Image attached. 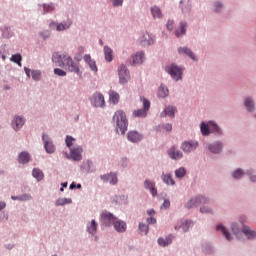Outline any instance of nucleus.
I'll return each mask as SVG.
<instances>
[{"label":"nucleus","instance_id":"1","mask_svg":"<svg viewBox=\"0 0 256 256\" xmlns=\"http://www.w3.org/2000/svg\"><path fill=\"white\" fill-rule=\"evenodd\" d=\"M53 63H57L59 67H67L71 73H79V65H77L71 56L56 52L52 56Z\"/></svg>","mask_w":256,"mask_h":256},{"label":"nucleus","instance_id":"2","mask_svg":"<svg viewBox=\"0 0 256 256\" xmlns=\"http://www.w3.org/2000/svg\"><path fill=\"white\" fill-rule=\"evenodd\" d=\"M113 121L117 125V133H120L121 135H125V132L127 131V115L123 110H117L114 113Z\"/></svg>","mask_w":256,"mask_h":256},{"label":"nucleus","instance_id":"3","mask_svg":"<svg viewBox=\"0 0 256 256\" xmlns=\"http://www.w3.org/2000/svg\"><path fill=\"white\" fill-rule=\"evenodd\" d=\"M141 101L143 103V108L134 110L132 113L133 117H147V111H149L151 107V102H149L147 98H141Z\"/></svg>","mask_w":256,"mask_h":256},{"label":"nucleus","instance_id":"4","mask_svg":"<svg viewBox=\"0 0 256 256\" xmlns=\"http://www.w3.org/2000/svg\"><path fill=\"white\" fill-rule=\"evenodd\" d=\"M118 75H119V83L121 85H125V83H129V79H131V75H129V70L126 65H120L118 67Z\"/></svg>","mask_w":256,"mask_h":256},{"label":"nucleus","instance_id":"5","mask_svg":"<svg viewBox=\"0 0 256 256\" xmlns=\"http://www.w3.org/2000/svg\"><path fill=\"white\" fill-rule=\"evenodd\" d=\"M208 201L209 200L205 196L199 195L188 201L185 207L186 209H192V207H198V205H205V203H208Z\"/></svg>","mask_w":256,"mask_h":256},{"label":"nucleus","instance_id":"6","mask_svg":"<svg viewBox=\"0 0 256 256\" xmlns=\"http://www.w3.org/2000/svg\"><path fill=\"white\" fill-rule=\"evenodd\" d=\"M166 71L167 73H169V75H171L174 81H179V79H181V76L183 75V70L175 64H172L169 67H166Z\"/></svg>","mask_w":256,"mask_h":256},{"label":"nucleus","instance_id":"7","mask_svg":"<svg viewBox=\"0 0 256 256\" xmlns=\"http://www.w3.org/2000/svg\"><path fill=\"white\" fill-rule=\"evenodd\" d=\"M90 102L94 107H105V96L99 92H96L91 97Z\"/></svg>","mask_w":256,"mask_h":256},{"label":"nucleus","instance_id":"8","mask_svg":"<svg viewBox=\"0 0 256 256\" xmlns=\"http://www.w3.org/2000/svg\"><path fill=\"white\" fill-rule=\"evenodd\" d=\"M115 221H117V217H115L110 212L104 211L101 214V222L103 225L109 226L111 223L113 224Z\"/></svg>","mask_w":256,"mask_h":256},{"label":"nucleus","instance_id":"9","mask_svg":"<svg viewBox=\"0 0 256 256\" xmlns=\"http://www.w3.org/2000/svg\"><path fill=\"white\" fill-rule=\"evenodd\" d=\"M42 141H44L46 153H55V145H53V142L49 140V136L47 134L42 135Z\"/></svg>","mask_w":256,"mask_h":256},{"label":"nucleus","instance_id":"10","mask_svg":"<svg viewBox=\"0 0 256 256\" xmlns=\"http://www.w3.org/2000/svg\"><path fill=\"white\" fill-rule=\"evenodd\" d=\"M198 146H199V143L188 141V142H184L181 145V149L182 151H184V153H191V151H195V149H197Z\"/></svg>","mask_w":256,"mask_h":256},{"label":"nucleus","instance_id":"11","mask_svg":"<svg viewBox=\"0 0 256 256\" xmlns=\"http://www.w3.org/2000/svg\"><path fill=\"white\" fill-rule=\"evenodd\" d=\"M71 25H73V22H71V20L59 24L55 22L50 23L51 29H53V27H56V31H67V29H69Z\"/></svg>","mask_w":256,"mask_h":256},{"label":"nucleus","instance_id":"12","mask_svg":"<svg viewBox=\"0 0 256 256\" xmlns=\"http://www.w3.org/2000/svg\"><path fill=\"white\" fill-rule=\"evenodd\" d=\"M81 153H83V148L81 147L70 149V157L71 159H73V161H81L82 159Z\"/></svg>","mask_w":256,"mask_h":256},{"label":"nucleus","instance_id":"13","mask_svg":"<svg viewBox=\"0 0 256 256\" xmlns=\"http://www.w3.org/2000/svg\"><path fill=\"white\" fill-rule=\"evenodd\" d=\"M168 155L170 157V159H174L175 161L179 160V159H183V152L177 150L175 148V146H172L169 150H168Z\"/></svg>","mask_w":256,"mask_h":256},{"label":"nucleus","instance_id":"14","mask_svg":"<svg viewBox=\"0 0 256 256\" xmlns=\"http://www.w3.org/2000/svg\"><path fill=\"white\" fill-rule=\"evenodd\" d=\"M128 141H131V143H139L141 139H143V135H141L137 131H130L127 134Z\"/></svg>","mask_w":256,"mask_h":256},{"label":"nucleus","instance_id":"15","mask_svg":"<svg viewBox=\"0 0 256 256\" xmlns=\"http://www.w3.org/2000/svg\"><path fill=\"white\" fill-rule=\"evenodd\" d=\"M24 71L27 75V77H31L34 81H40L41 79V72L39 70H30L29 68L25 67Z\"/></svg>","mask_w":256,"mask_h":256},{"label":"nucleus","instance_id":"16","mask_svg":"<svg viewBox=\"0 0 256 256\" xmlns=\"http://www.w3.org/2000/svg\"><path fill=\"white\" fill-rule=\"evenodd\" d=\"M114 228L118 233H125L127 231V224L121 220H114Z\"/></svg>","mask_w":256,"mask_h":256},{"label":"nucleus","instance_id":"17","mask_svg":"<svg viewBox=\"0 0 256 256\" xmlns=\"http://www.w3.org/2000/svg\"><path fill=\"white\" fill-rule=\"evenodd\" d=\"M145 61V54L143 52H137L132 56L133 65H141Z\"/></svg>","mask_w":256,"mask_h":256},{"label":"nucleus","instance_id":"18","mask_svg":"<svg viewBox=\"0 0 256 256\" xmlns=\"http://www.w3.org/2000/svg\"><path fill=\"white\" fill-rule=\"evenodd\" d=\"M144 187H145V189L150 190V193H151V195H153V197H155V195H157V188H155V182H153L151 180H145Z\"/></svg>","mask_w":256,"mask_h":256},{"label":"nucleus","instance_id":"19","mask_svg":"<svg viewBox=\"0 0 256 256\" xmlns=\"http://www.w3.org/2000/svg\"><path fill=\"white\" fill-rule=\"evenodd\" d=\"M208 149L211 153H221L223 151V144L221 142H216L208 145Z\"/></svg>","mask_w":256,"mask_h":256},{"label":"nucleus","instance_id":"20","mask_svg":"<svg viewBox=\"0 0 256 256\" xmlns=\"http://www.w3.org/2000/svg\"><path fill=\"white\" fill-rule=\"evenodd\" d=\"M84 61L85 63H87V65H89L91 71H94L95 73H97V64L95 63V60L91 59V55L89 54L84 55Z\"/></svg>","mask_w":256,"mask_h":256},{"label":"nucleus","instance_id":"21","mask_svg":"<svg viewBox=\"0 0 256 256\" xmlns=\"http://www.w3.org/2000/svg\"><path fill=\"white\" fill-rule=\"evenodd\" d=\"M178 53L180 55H188V57H190V59H192V61H197V58L195 57V54H193V51H191V49L187 48V47H183V48H178Z\"/></svg>","mask_w":256,"mask_h":256},{"label":"nucleus","instance_id":"22","mask_svg":"<svg viewBox=\"0 0 256 256\" xmlns=\"http://www.w3.org/2000/svg\"><path fill=\"white\" fill-rule=\"evenodd\" d=\"M190 227H193V222L186 220L184 223H182V225L175 226V230L179 231V229H182L183 233H187V231H189Z\"/></svg>","mask_w":256,"mask_h":256},{"label":"nucleus","instance_id":"23","mask_svg":"<svg viewBox=\"0 0 256 256\" xmlns=\"http://www.w3.org/2000/svg\"><path fill=\"white\" fill-rule=\"evenodd\" d=\"M242 232L247 237V239H255V237H256V232L254 230L250 229L248 226H244L242 228Z\"/></svg>","mask_w":256,"mask_h":256},{"label":"nucleus","instance_id":"24","mask_svg":"<svg viewBox=\"0 0 256 256\" xmlns=\"http://www.w3.org/2000/svg\"><path fill=\"white\" fill-rule=\"evenodd\" d=\"M119 93H117L115 90H110L109 91V101L113 103L114 105H117L119 103Z\"/></svg>","mask_w":256,"mask_h":256},{"label":"nucleus","instance_id":"25","mask_svg":"<svg viewBox=\"0 0 256 256\" xmlns=\"http://www.w3.org/2000/svg\"><path fill=\"white\" fill-rule=\"evenodd\" d=\"M19 163H22L25 165L26 163H29L31 161V156L27 152H22L18 156Z\"/></svg>","mask_w":256,"mask_h":256},{"label":"nucleus","instance_id":"26","mask_svg":"<svg viewBox=\"0 0 256 256\" xmlns=\"http://www.w3.org/2000/svg\"><path fill=\"white\" fill-rule=\"evenodd\" d=\"M25 124V119L21 117H16L12 122L13 128L17 131V129H21V126Z\"/></svg>","mask_w":256,"mask_h":256},{"label":"nucleus","instance_id":"27","mask_svg":"<svg viewBox=\"0 0 256 256\" xmlns=\"http://www.w3.org/2000/svg\"><path fill=\"white\" fill-rule=\"evenodd\" d=\"M104 54H105L106 61H108V63H111V61H113V50L108 46H105Z\"/></svg>","mask_w":256,"mask_h":256},{"label":"nucleus","instance_id":"28","mask_svg":"<svg viewBox=\"0 0 256 256\" xmlns=\"http://www.w3.org/2000/svg\"><path fill=\"white\" fill-rule=\"evenodd\" d=\"M187 29V23L181 22L179 29L175 31V35L177 37H181V35H185Z\"/></svg>","mask_w":256,"mask_h":256},{"label":"nucleus","instance_id":"29","mask_svg":"<svg viewBox=\"0 0 256 256\" xmlns=\"http://www.w3.org/2000/svg\"><path fill=\"white\" fill-rule=\"evenodd\" d=\"M173 241V236L170 235L169 237H167L166 239L160 238L158 239V244L161 247H167V245H171V242Z\"/></svg>","mask_w":256,"mask_h":256},{"label":"nucleus","instance_id":"30","mask_svg":"<svg viewBox=\"0 0 256 256\" xmlns=\"http://www.w3.org/2000/svg\"><path fill=\"white\" fill-rule=\"evenodd\" d=\"M87 231L88 233H90L91 235H95V233H97V222H95V220H92L88 226H87Z\"/></svg>","mask_w":256,"mask_h":256},{"label":"nucleus","instance_id":"31","mask_svg":"<svg viewBox=\"0 0 256 256\" xmlns=\"http://www.w3.org/2000/svg\"><path fill=\"white\" fill-rule=\"evenodd\" d=\"M244 105L247 111H254L255 109V102L251 98H246L244 101Z\"/></svg>","mask_w":256,"mask_h":256},{"label":"nucleus","instance_id":"32","mask_svg":"<svg viewBox=\"0 0 256 256\" xmlns=\"http://www.w3.org/2000/svg\"><path fill=\"white\" fill-rule=\"evenodd\" d=\"M217 231H221L223 233V235L225 236V238L227 239V241H231V234H229V230H227V228H225V226L223 225H218L216 227Z\"/></svg>","mask_w":256,"mask_h":256},{"label":"nucleus","instance_id":"33","mask_svg":"<svg viewBox=\"0 0 256 256\" xmlns=\"http://www.w3.org/2000/svg\"><path fill=\"white\" fill-rule=\"evenodd\" d=\"M151 13L154 19H161L163 17V14H161V9H159L157 6L151 8Z\"/></svg>","mask_w":256,"mask_h":256},{"label":"nucleus","instance_id":"34","mask_svg":"<svg viewBox=\"0 0 256 256\" xmlns=\"http://www.w3.org/2000/svg\"><path fill=\"white\" fill-rule=\"evenodd\" d=\"M32 175L34 177V179L38 180V181H43V171H41L40 169H37L35 168L33 171H32Z\"/></svg>","mask_w":256,"mask_h":256},{"label":"nucleus","instance_id":"35","mask_svg":"<svg viewBox=\"0 0 256 256\" xmlns=\"http://www.w3.org/2000/svg\"><path fill=\"white\" fill-rule=\"evenodd\" d=\"M185 175H187V170L183 167H180L175 171V177H177V179H183Z\"/></svg>","mask_w":256,"mask_h":256},{"label":"nucleus","instance_id":"36","mask_svg":"<svg viewBox=\"0 0 256 256\" xmlns=\"http://www.w3.org/2000/svg\"><path fill=\"white\" fill-rule=\"evenodd\" d=\"M200 129H201L202 135L204 136L210 135L211 133L209 125L205 124V122L201 123Z\"/></svg>","mask_w":256,"mask_h":256},{"label":"nucleus","instance_id":"37","mask_svg":"<svg viewBox=\"0 0 256 256\" xmlns=\"http://www.w3.org/2000/svg\"><path fill=\"white\" fill-rule=\"evenodd\" d=\"M163 181L166 185H175V180H173V175L171 174H165L163 176Z\"/></svg>","mask_w":256,"mask_h":256},{"label":"nucleus","instance_id":"38","mask_svg":"<svg viewBox=\"0 0 256 256\" xmlns=\"http://www.w3.org/2000/svg\"><path fill=\"white\" fill-rule=\"evenodd\" d=\"M10 61H12L13 63H16L17 65H19V67H21V61H22L21 54L12 55L10 58Z\"/></svg>","mask_w":256,"mask_h":256},{"label":"nucleus","instance_id":"39","mask_svg":"<svg viewBox=\"0 0 256 256\" xmlns=\"http://www.w3.org/2000/svg\"><path fill=\"white\" fill-rule=\"evenodd\" d=\"M169 95V90L165 86H160L158 96L162 99Z\"/></svg>","mask_w":256,"mask_h":256},{"label":"nucleus","instance_id":"40","mask_svg":"<svg viewBox=\"0 0 256 256\" xmlns=\"http://www.w3.org/2000/svg\"><path fill=\"white\" fill-rule=\"evenodd\" d=\"M175 111H177V108L173 106H168L165 110L164 113L165 115H168L169 117H174Z\"/></svg>","mask_w":256,"mask_h":256},{"label":"nucleus","instance_id":"41","mask_svg":"<svg viewBox=\"0 0 256 256\" xmlns=\"http://www.w3.org/2000/svg\"><path fill=\"white\" fill-rule=\"evenodd\" d=\"M180 5H181L182 12L189 13V11H191V4L189 2L185 3L181 1Z\"/></svg>","mask_w":256,"mask_h":256},{"label":"nucleus","instance_id":"42","mask_svg":"<svg viewBox=\"0 0 256 256\" xmlns=\"http://www.w3.org/2000/svg\"><path fill=\"white\" fill-rule=\"evenodd\" d=\"M139 231L140 233H144V235H147V233H149V226L147 224L140 223Z\"/></svg>","mask_w":256,"mask_h":256},{"label":"nucleus","instance_id":"43","mask_svg":"<svg viewBox=\"0 0 256 256\" xmlns=\"http://www.w3.org/2000/svg\"><path fill=\"white\" fill-rule=\"evenodd\" d=\"M53 9H55V7L52 4H44L43 5V14L45 15V13H51V11H53Z\"/></svg>","mask_w":256,"mask_h":256},{"label":"nucleus","instance_id":"44","mask_svg":"<svg viewBox=\"0 0 256 256\" xmlns=\"http://www.w3.org/2000/svg\"><path fill=\"white\" fill-rule=\"evenodd\" d=\"M243 175H245V172L243 171V169H237V170L233 173L234 179H241V177H243Z\"/></svg>","mask_w":256,"mask_h":256},{"label":"nucleus","instance_id":"45","mask_svg":"<svg viewBox=\"0 0 256 256\" xmlns=\"http://www.w3.org/2000/svg\"><path fill=\"white\" fill-rule=\"evenodd\" d=\"M69 203H71V199H67V198H61L56 201V205H58V206L59 205H67Z\"/></svg>","mask_w":256,"mask_h":256},{"label":"nucleus","instance_id":"46","mask_svg":"<svg viewBox=\"0 0 256 256\" xmlns=\"http://www.w3.org/2000/svg\"><path fill=\"white\" fill-rule=\"evenodd\" d=\"M54 74L57 75L58 77H65V75H67V72H65V70H62L60 68H55Z\"/></svg>","mask_w":256,"mask_h":256},{"label":"nucleus","instance_id":"47","mask_svg":"<svg viewBox=\"0 0 256 256\" xmlns=\"http://www.w3.org/2000/svg\"><path fill=\"white\" fill-rule=\"evenodd\" d=\"M65 143L67 147H72L73 143H75V138L71 136H66Z\"/></svg>","mask_w":256,"mask_h":256},{"label":"nucleus","instance_id":"48","mask_svg":"<svg viewBox=\"0 0 256 256\" xmlns=\"http://www.w3.org/2000/svg\"><path fill=\"white\" fill-rule=\"evenodd\" d=\"M210 129H212L214 133H221V129L219 128V126H217V124H215V122H210Z\"/></svg>","mask_w":256,"mask_h":256},{"label":"nucleus","instance_id":"49","mask_svg":"<svg viewBox=\"0 0 256 256\" xmlns=\"http://www.w3.org/2000/svg\"><path fill=\"white\" fill-rule=\"evenodd\" d=\"M117 182H118L117 174L111 173L110 185H117Z\"/></svg>","mask_w":256,"mask_h":256},{"label":"nucleus","instance_id":"50","mask_svg":"<svg viewBox=\"0 0 256 256\" xmlns=\"http://www.w3.org/2000/svg\"><path fill=\"white\" fill-rule=\"evenodd\" d=\"M231 229L234 235H239V233H241V230H239V226L237 224H232Z\"/></svg>","mask_w":256,"mask_h":256},{"label":"nucleus","instance_id":"51","mask_svg":"<svg viewBox=\"0 0 256 256\" xmlns=\"http://www.w3.org/2000/svg\"><path fill=\"white\" fill-rule=\"evenodd\" d=\"M100 179L102 181H109V183H111V173L110 174H104L100 176Z\"/></svg>","mask_w":256,"mask_h":256},{"label":"nucleus","instance_id":"52","mask_svg":"<svg viewBox=\"0 0 256 256\" xmlns=\"http://www.w3.org/2000/svg\"><path fill=\"white\" fill-rule=\"evenodd\" d=\"M174 26H175V22L173 20H169L166 24L168 31H173Z\"/></svg>","mask_w":256,"mask_h":256},{"label":"nucleus","instance_id":"53","mask_svg":"<svg viewBox=\"0 0 256 256\" xmlns=\"http://www.w3.org/2000/svg\"><path fill=\"white\" fill-rule=\"evenodd\" d=\"M169 207H171V202H169V200H164L161 209H169Z\"/></svg>","mask_w":256,"mask_h":256},{"label":"nucleus","instance_id":"54","mask_svg":"<svg viewBox=\"0 0 256 256\" xmlns=\"http://www.w3.org/2000/svg\"><path fill=\"white\" fill-rule=\"evenodd\" d=\"M31 199V195L23 194L20 196V201H29Z\"/></svg>","mask_w":256,"mask_h":256},{"label":"nucleus","instance_id":"55","mask_svg":"<svg viewBox=\"0 0 256 256\" xmlns=\"http://www.w3.org/2000/svg\"><path fill=\"white\" fill-rule=\"evenodd\" d=\"M112 3L114 5V7H119V6L123 5V0H112Z\"/></svg>","mask_w":256,"mask_h":256},{"label":"nucleus","instance_id":"56","mask_svg":"<svg viewBox=\"0 0 256 256\" xmlns=\"http://www.w3.org/2000/svg\"><path fill=\"white\" fill-rule=\"evenodd\" d=\"M200 212H201V213H213V211L211 210V208H207V207H202V208H200Z\"/></svg>","mask_w":256,"mask_h":256},{"label":"nucleus","instance_id":"57","mask_svg":"<svg viewBox=\"0 0 256 256\" xmlns=\"http://www.w3.org/2000/svg\"><path fill=\"white\" fill-rule=\"evenodd\" d=\"M147 223L148 225H155V223H157V219L150 217L147 219Z\"/></svg>","mask_w":256,"mask_h":256},{"label":"nucleus","instance_id":"58","mask_svg":"<svg viewBox=\"0 0 256 256\" xmlns=\"http://www.w3.org/2000/svg\"><path fill=\"white\" fill-rule=\"evenodd\" d=\"M44 39H47L49 37V35H51V33L49 31H44L41 32L40 34Z\"/></svg>","mask_w":256,"mask_h":256},{"label":"nucleus","instance_id":"59","mask_svg":"<svg viewBox=\"0 0 256 256\" xmlns=\"http://www.w3.org/2000/svg\"><path fill=\"white\" fill-rule=\"evenodd\" d=\"M215 7H216V13H219L220 9L223 7V4H221L220 2H217L215 4ZM220 8V9H219Z\"/></svg>","mask_w":256,"mask_h":256},{"label":"nucleus","instance_id":"60","mask_svg":"<svg viewBox=\"0 0 256 256\" xmlns=\"http://www.w3.org/2000/svg\"><path fill=\"white\" fill-rule=\"evenodd\" d=\"M78 53H79V55H83V54L85 53V48L82 47V46H80V47L78 48Z\"/></svg>","mask_w":256,"mask_h":256},{"label":"nucleus","instance_id":"61","mask_svg":"<svg viewBox=\"0 0 256 256\" xmlns=\"http://www.w3.org/2000/svg\"><path fill=\"white\" fill-rule=\"evenodd\" d=\"M165 129L166 131H171L173 129V126L171 124H166Z\"/></svg>","mask_w":256,"mask_h":256},{"label":"nucleus","instance_id":"62","mask_svg":"<svg viewBox=\"0 0 256 256\" xmlns=\"http://www.w3.org/2000/svg\"><path fill=\"white\" fill-rule=\"evenodd\" d=\"M5 207H7V204H5V202H0V211H3Z\"/></svg>","mask_w":256,"mask_h":256},{"label":"nucleus","instance_id":"63","mask_svg":"<svg viewBox=\"0 0 256 256\" xmlns=\"http://www.w3.org/2000/svg\"><path fill=\"white\" fill-rule=\"evenodd\" d=\"M13 201H20V196H11Z\"/></svg>","mask_w":256,"mask_h":256},{"label":"nucleus","instance_id":"64","mask_svg":"<svg viewBox=\"0 0 256 256\" xmlns=\"http://www.w3.org/2000/svg\"><path fill=\"white\" fill-rule=\"evenodd\" d=\"M75 187H77L75 183L70 184V189H75Z\"/></svg>","mask_w":256,"mask_h":256}]
</instances>
